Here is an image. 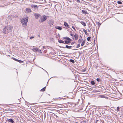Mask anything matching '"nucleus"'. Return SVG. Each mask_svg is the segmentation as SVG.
I'll use <instances>...</instances> for the list:
<instances>
[{
  "label": "nucleus",
  "instance_id": "f257e3e1",
  "mask_svg": "<svg viewBox=\"0 0 123 123\" xmlns=\"http://www.w3.org/2000/svg\"><path fill=\"white\" fill-rule=\"evenodd\" d=\"M13 27L12 26H7L3 29V32L5 34L9 33L12 31Z\"/></svg>",
  "mask_w": 123,
  "mask_h": 123
},
{
  "label": "nucleus",
  "instance_id": "f03ea898",
  "mask_svg": "<svg viewBox=\"0 0 123 123\" xmlns=\"http://www.w3.org/2000/svg\"><path fill=\"white\" fill-rule=\"evenodd\" d=\"M28 17H27L26 18H21V22L23 25V26L25 28H26L27 27V23L28 21Z\"/></svg>",
  "mask_w": 123,
  "mask_h": 123
},
{
  "label": "nucleus",
  "instance_id": "7ed1b4c3",
  "mask_svg": "<svg viewBox=\"0 0 123 123\" xmlns=\"http://www.w3.org/2000/svg\"><path fill=\"white\" fill-rule=\"evenodd\" d=\"M49 16H48L44 15L41 18L40 22H42L44 21Z\"/></svg>",
  "mask_w": 123,
  "mask_h": 123
},
{
  "label": "nucleus",
  "instance_id": "20e7f679",
  "mask_svg": "<svg viewBox=\"0 0 123 123\" xmlns=\"http://www.w3.org/2000/svg\"><path fill=\"white\" fill-rule=\"evenodd\" d=\"M32 50L34 52H38L39 53H42L41 51L38 48L35 47L33 48Z\"/></svg>",
  "mask_w": 123,
  "mask_h": 123
},
{
  "label": "nucleus",
  "instance_id": "39448f33",
  "mask_svg": "<svg viewBox=\"0 0 123 123\" xmlns=\"http://www.w3.org/2000/svg\"><path fill=\"white\" fill-rule=\"evenodd\" d=\"M54 23V21L53 20H51L49 21L48 24L49 25H52Z\"/></svg>",
  "mask_w": 123,
  "mask_h": 123
},
{
  "label": "nucleus",
  "instance_id": "423d86ee",
  "mask_svg": "<svg viewBox=\"0 0 123 123\" xmlns=\"http://www.w3.org/2000/svg\"><path fill=\"white\" fill-rule=\"evenodd\" d=\"M31 11V10L29 8H27L26 9V13H30Z\"/></svg>",
  "mask_w": 123,
  "mask_h": 123
},
{
  "label": "nucleus",
  "instance_id": "0eeeda50",
  "mask_svg": "<svg viewBox=\"0 0 123 123\" xmlns=\"http://www.w3.org/2000/svg\"><path fill=\"white\" fill-rule=\"evenodd\" d=\"M34 15L36 19H37L40 15L37 13H35L34 14Z\"/></svg>",
  "mask_w": 123,
  "mask_h": 123
},
{
  "label": "nucleus",
  "instance_id": "6e6552de",
  "mask_svg": "<svg viewBox=\"0 0 123 123\" xmlns=\"http://www.w3.org/2000/svg\"><path fill=\"white\" fill-rule=\"evenodd\" d=\"M64 25L65 26L67 27L68 28H69V25L67 22H64Z\"/></svg>",
  "mask_w": 123,
  "mask_h": 123
},
{
  "label": "nucleus",
  "instance_id": "1a4fd4ad",
  "mask_svg": "<svg viewBox=\"0 0 123 123\" xmlns=\"http://www.w3.org/2000/svg\"><path fill=\"white\" fill-rule=\"evenodd\" d=\"M7 121L9 122L13 123L14 122V121L12 119H10L7 120Z\"/></svg>",
  "mask_w": 123,
  "mask_h": 123
},
{
  "label": "nucleus",
  "instance_id": "9d476101",
  "mask_svg": "<svg viewBox=\"0 0 123 123\" xmlns=\"http://www.w3.org/2000/svg\"><path fill=\"white\" fill-rule=\"evenodd\" d=\"M55 28L56 29H57L60 30H61L62 29V27H60L57 26H55Z\"/></svg>",
  "mask_w": 123,
  "mask_h": 123
},
{
  "label": "nucleus",
  "instance_id": "9b49d317",
  "mask_svg": "<svg viewBox=\"0 0 123 123\" xmlns=\"http://www.w3.org/2000/svg\"><path fill=\"white\" fill-rule=\"evenodd\" d=\"M80 22L84 26H86V23L85 22H84L83 21H81Z\"/></svg>",
  "mask_w": 123,
  "mask_h": 123
},
{
  "label": "nucleus",
  "instance_id": "f8f14e48",
  "mask_svg": "<svg viewBox=\"0 0 123 123\" xmlns=\"http://www.w3.org/2000/svg\"><path fill=\"white\" fill-rule=\"evenodd\" d=\"M31 7L32 8H36L37 7V5H32Z\"/></svg>",
  "mask_w": 123,
  "mask_h": 123
},
{
  "label": "nucleus",
  "instance_id": "ddd939ff",
  "mask_svg": "<svg viewBox=\"0 0 123 123\" xmlns=\"http://www.w3.org/2000/svg\"><path fill=\"white\" fill-rule=\"evenodd\" d=\"M63 38L67 40L68 41H71V39L68 37H64Z\"/></svg>",
  "mask_w": 123,
  "mask_h": 123
},
{
  "label": "nucleus",
  "instance_id": "4468645a",
  "mask_svg": "<svg viewBox=\"0 0 123 123\" xmlns=\"http://www.w3.org/2000/svg\"><path fill=\"white\" fill-rule=\"evenodd\" d=\"M74 37H75V39L76 40H77L78 39V37L77 34H75L74 35Z\"/></svg>",
  "mask_w": 123,
  "mask_h": 123
},
{
  "label": "nucleus",
  "instance_id": "2eb2a0df",
  "mask_svg": "<svg viewBox=\"0 0 123 123\" xmlns=\"http://www.w3.org/2000/svg\"><path fill=\"white\" fill-rule=\"evenodd\" d=\"M70 41H68L67 40H65V43L64 44H68L70 43Z\"/></svg>",
  "mask_w": 123,
  "mask_h": 123
},
{
  "label": "nucleus",
  "instance_id": "dca6fc26",
  "mask_svg": "<svg viewBox=\"0 0 123 123\" xmlns=\"http://www.w3.org/2000/svg\"><path fill=\"white\" fill-rule=\"evenodd\" d=\"M82 13L84 14H86L87 13V12L86 11L84 10H82Z\"/></svg>",
  "mask_w": 123,
  "mask_h": 123
},
{
  "label": "nucleus",
  "instance_id": "f3484780",
  "mask_svg": "<svg viewBox=\"0 0 123 123\" xmlns=\"http://www.w3.org/2000/svg\"><path fill=\"white\" fill-rule=\"evenodd\" d=\"M72 47V46H68L67 45L66 46V48L68 49H70Z\"/></svg>",
  "mask_w": 123,
  "mask_h": 123
},
{
  "label": "nucleus",
  "instance_id": "a211bd4d",
  "mask_svg": "<svg viewBox=\"0 0 123 123\" xmlns=\"http://www.w3.org/2000/svg\"><path fill=\"white\" fill-rule=\"evenodd\" d=\"M58 42L60 43H64V41L61 40H58Z\"/></svg>",
  "mask_w": 123,
  "mask_h": 123
},
{
  "label": "nucleus",
  "instance_id": "6ab92c4d",
  "mask_svg": "<svg viewBox=\"0 0 123 123\" xmlns=\"http://www.w3.org/2000/svg\"><path fill=\"white\" fill-rule=\"evenodd\" d=\"M83 31L85 33V34L87 35V34H88L87 33V32L86 30L85 29H83Z\"/></svg>",
  "mask_w": 123,
  "mask_h": 123
},
{
  "label": "nucleus",
  "instance_id": "aec40b11",
  "mask_svg": "<svg viewBox=\"0 0 123 123\" xmlns=\"http://www.w3.org/2000/svg\"><path fill=\"white\" fill-rule=\"evenodd\" d=\"M85 43V41L84 40H83V41L82 42V44H81V46H83L84 45V44Z\"/></svg>",
  "mask_w": 123,
  "mask_h": 123
},
{
  "label": "nucleus",
  "instance_id": "412c9836",
  "mask_svg": "<svg viewBox=\"0 0 123 123\" xmlns=\"http://www.w3.org/2000/svg\"><path fill=\"white\" fill-rule=\"evenodd\" d=\"M91 84L92 85H95V83L94 81L92 80L91 81Z\"/></svg>",
  "mask_w": 123,
  "mask_h": 123
},
{
  "label": "nucleus",
  "instance_id": "4be33fe9",
  "mask_svg": "<svg viewBox=\"0 0 123 123\" xmlns=\"http://www.w3.org/2000/svg\"><path fill=\"white\" fill-rule=\"evenodd\" d=\"M83 39H79V40H78V42L80 43H81L82 41H83Z\"/></svg>",
  "mask_w": 123,
  "mask_h": 123
},
{
  "label": "nucleus",
  "instance_id": "5701e85b",
  "mask_svg": "<svg viewBox=\"0 0 123 123\" xmlns=\"http://www.w3.org/2000/svg\"><path fill=\"white\" fill-rule=\"evenodd\" d=\"M97 23L98 26L99 27L101 25V24L100 23H99L98 22H97Z\"/></svg>",
  "mask_w": 123,
  "mask_h": 123
},
{
  "label": "nucleus",
  "instance_id": "b1692460",
  "mask_svg": "<svg viewBox=\"0 0 123 123\" xmlns=\"http://www.w3.org/2000/svg\"><path fill=\"white\" fill-rule=\"evenodd\" d=\"M70 62H71L72 63H74L75 62L72 59H70Z\"/></svg>",
  "mask_w": 123,
  "mask_h": 123
},
{
  "label": "nucleus",
  "instance_id": "393cba45",
  "mask_svg": "<svg viewBox=\"0 0 123 123\" xmlns=\"http://www.w3.org/2000/svg\"><path fill=\"white\" fill-rule=\"evenodd\" d=\"M45 87H44L43 89L41 90L42 91H45Z\"/></svg>",
  "mask_w": 123,
  "mask_h": 123
},
{
  "label": "nucleus",
  "instance_id": "a878e982",
  "mask_svg": "<svg viewBox=\"0 0 123 123\" xmlns=\"http://www.w3.org/2000/svg\"><path fill=\"white\" fill-rule=\"evenodd\" d=\"M80 46V44H78L76 46L77 48H79Z\"/></svg>",
  "mask_w": 123,
  "mask_h": 123
},
{
  "label": "nucleus",
  "instance_id": "bb28decb",
  "mask_svg": "<svg viewBox=\"0 0 123 123\" xmlns=\"http://www.w3.org/2000/svg\"><path fill=\"white\" fill-rule=\"evenodd\" d=\"M117 3L118 4H122V3L121 2L119 1H117Z\"/></svg>",
  "mask_w": 123,
  "mask_h": 123
},
{
  "label": "nucleus",
  "instance_id": "cd10ccee",
  "mask_svg": "<svg viewBox=\"0 0 123 123\" xmlns=\"http://www.w3.org/2000/svg\"><path fill=\"white\" fill-rule=\"evenodd\" d=\"M91 38V37H88L87 38V40L88 41H90V40Z\"/></svg>",
  "mask_w": 123,
  "mask_h": 123
},
{
  "label": "nucleus",
  "instance_id": "c85d7f7f",
  "mask_svg": "<svg viewBox=\"0 0 123 123\" xmlns=\"http://www.w3.org/2000/svg\"><path fill=\"white\" fill-rule=\"evenodd\" d=\"M13 59L14 60L16 61H18H18H19V60H18L17 59H16V58H13Z\"/></svg>",
  "mask_w": 123,
  "mask_h": 123
},
{
  "label": "nucleus",
  "instance_id": "c756f323",
  "mask_svg": "<svg viewBox=\"0 0 123 123\" xmlns=\"http://www.w3.org/2000/svg\"><path fill=\"white\" fill-rule=\"evenodd\" d=\"M96 80L97 81L99 82L100 81V79L99 78H97L96 79Z\"/></svg>",
  "mask_w": 123,
  "mask_h": 123
},
{
  "label": "nucleus",
  "instance_id": "7c9ffc66",
  "mask_svg": "<svg viewBox=\"0 0 123 123\" xmlns=\"http://www.w3.org/2000/svg\"><path fill=\"white\" fill-rule=\"evenodd\" d=\"M18 62H19L20 63H22L23 62V61H22L19 60V61H18Z\"/></svg>",
  "mask_w": 123,
  "mask_h": 123
},
{
  "label": "nucleus",
  "instance_id": "2f4dec72",
  "mask_svg": "<svg viewBox=\"0 0 123 123\" xmlns=\"http://www.w3.org/2000/svg\"><path fill=\"white\" fill-rule=\"evenodd\" d=\"M100 97L101 98H105V97H104V95H101L100 96Z\"/></svg>",
  "mask_w": 123,
  "mask_h": 123
},
{
  "label": "nucleus",
  "instance_id": "473e14b6",
  "mask_svg": "<svg viewBox=\"0 0 123 123\" xmlns=\"http://www.w3.org/2000/svg\"><path fill=\"white\" fill-rule=\"evenodd\" d=\"M34 37L32 36V37H30V39H32L33 38H34Z\"/></svg>",
  "mask_w": 123,
  "mask_h": 123
},
{
  "label": "nucleus",
  "instance_id": "72a5a7b5",
  "mask_svg": "<svg viewBox=\"0 0 123 123\" xmlns=\"http://www.w3.org/2000/svg\"><path fill=\"white\" fill-rule=\"evenodd\" d=\"M72 28H73L74 29V30L75 31H76V30L75 29V27H74L73 26H72Z\"/></svg>",
  "mask_w": 123,
  "mask_h": 123
},
{
  "label": "nucleus",
  "instance_id": "f704fd0d",
  "mask_svg": "<svg viewBox=\"0 0 123 123\" xmlns=\"http://www.w3.org/2000/svg\"><path fill=\"white\" fill-rule=\"evenodd\" d=\"M117 111H118L119 110V107H117Z\"/></svg>",
  "mask_w": 123,
  "mask_h": 123
},
{
  "label": "nucleus",
  "instance_id": "c9c22d12",
  "mask_svg": "<svg viewBox=\"0 0 123 123\" xmlns=\"http://www.w3.org/2000/svg\"><path fill=\"white\" fill-rule=\"evenodd\" d=\"M70 35L71 36H74V34H71Z\"/></svg>",
  "mask_w": 123,
  "mask_h": 123
},
{
  "label": "nucleus",
  "instance_id": "e433bc0d",
  "mask_svg": "<svg viewBox=\"0 0 123 123\" xmlns=\"http://www.w3.org/2000/svg\"><path fill=\"white\" fill-rule=\"evenodd\" d=\"M74 42H72V43H71V45H73V44H74Z\"/></svg>",
  "mask_w": 123,
  "mask_h": 123
},
{
  "label": "nucleus",
  "instance_id": "4c0bfd02",
  "mask_svg": "<svg viewBox=\"0 0 123 123\" xmlns=\"http://www.w3.org/2000/svg\"><path fill=\"white\" fill-rule=\"evenodd\" d=\"M87 30H88V31L89 32H90V30H89V29H88Z\"/></svg>",
  "mask_w": 123,
  "mask_h": 123
},
{
  "label": "nucleus",
  "instance_id": "58836bf2",
  "mask_svg": "<svg viewBox=\"0 0 123 123\" xmlns=\"http://www.w3.org/2000/svg\"><path fill=\"white\" fill-rule=\"evenodd\" d=\"M98 121V120H96L95 122V123H98L97 122Z\"/></svg>",
  "mask_w": 123,
  "mask_h": 123
},
{
  "label": "nucleus",
  "instance_id": "ea45409f",
  "mask_svg": "<svg viewBox=\"0 0 123 123\" xmlns=\"http://www.w3.org/2000/svg\"><path fill=\"white\" fill-rule=\"evenodd\" d=\"M80 37L81 38H82V37L81 36V35H80Z\"/></svg>",
  "mask_w": 123,
  "mask_h": 123
},
{
  "label": "nucleus",
  "instance_id": "a19ab883",
  "mask_svg": "<svg viewBox=\"0 0 123 123\" xmlns=\"http://www.w3.org/2000/svg\"><path fill=\"white\" fill-rule=\"evenodd\" d=\"M39 37H40V35H39Z\"/></svg>",
  "mask_w": 123,
  "mask_h": 123
},
{
  "label": "nucleus",
  "instance_id": "79ce46f5",
  "mask_svg": "<svg viewBox=\"0 0 123 123\" xmlns=\"http://www.w3.org/2000/svg\"><path fill=\"white\" fill-rule=\"evenodd\" d=\"M73 39H74V38H73Z\"/></svg>",
  "mask_w": 123,
  "mask_h": 123
}]
</instances>
